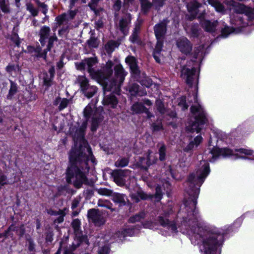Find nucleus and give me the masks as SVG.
Instances as JSON below:
<instances>
[{"label": "nucleus", "mask_w": 254, "mask_h": 254, "mask_svg": "<svg viewBox=\"0 0 254 254\" xmlns=\"http://www.w3.org/2000/svg\"><path fill=\"white\" fill-rule=\"evenodd\" d=\"M154 33L157 39V42L155 48L153 52V56L157 63H159V50L158 46L159 45V24H156L154 27Z\"/></svg>", "instance_id": "obj_30"}, {"label": "nucleus", "mask_w": 254, "mask_h": 254, "mask_svg": "<svg viewBox=\"0 0 254 254\" xmlns=\"http://www.w3.org/2000/svg\"><path fill=\"white\" fill-rule=\"evenodd\" d=\"M137 38H138V34L136 32H133L130 38L131 41L133 43L137 42Z\"/></svg>", "instance_id": "obj_63"}, {"label": "nucleus", "mask_w": 254, "mask_h": 254, "mask_svg": "<svg viewBox=\"0 0 254 254\" xmlns=\"http://www.w3.org/2000/svg\"><path fill=\"white\" fill-rule=\"evenodd\" d=\"M129 163V159L127 158H121L119 159L115 163V165L117 168H123L127 166Z\"/></svg>", "instance_id": "obj_45"}, {"label": "nucleus", "mask_w": 254, "mask_h": 254, "mask_svg": "<svg viewBox=\"0 0 254 254\" xmlns=\"http://www.w3.org/2000/svg\"><path fill=\"white\" fill-rule=\"evenodd\" d=\"M210 134L208 141L209 148L205 150L203 157L210 162L214 163L221 157L234 156L235 159H249L254 161V151L245 148H233L234 143L226 133L217 130Z\"/></svg>", "instance_id": "obj_5"}, {"label": "nucleus", "mask_w": 254, "mask_h": 254, "mask_svg": "<svg viewBox=\"0 0 254 254\" xmlns=\"http://www.w3.org/2000/svg\"><path fill=\"white\" fill-rule=\"evenodd\" d=\"M145 215V212L144 211H141L138 214L130 217L129 219V221L131 223H135V222L139 221L144 218Z\"/></svg>", "instance_id": "obj_46"}, {"label": "nucleus", "mask_w": 254, "mask_h": 254, "mask_svg": "<svg viewBox=\"0 0 254 254\" xmlns=\"http://www.w3.org/2000/svg\"><path fill=\"white\" fill-rule=\"evenodd\" d=\"M151 155L149 154L147 158L139 157L138 160L132 165V168H137L141 171H146L151 164Z\"/></svg>", "instance_id": "obj_19"}, {"label": "nucleus", "mask_w": 254, "mask_h": 254, "mask_svg": "<svg viewBox=\"0 0 254 254\" xmlns=\"http://www.w3.org/2000/svg\"><path fill=\"white\" fill-rule=\"evenodd\" d=\"M87 217L89 221L97 227L104 225L106 221L103 213L99 209L95 208H92L88 211Z\"/></svg>", "instance_id": "obj_10"}, {"label": "nucleus", "mask_w": 254, "mask_h": 254, "mask_svg": "<svg viewBox=\"0 0 254 254\" xmlns=\"http://www.w3.org/2000/svg\"><path fill=\"white\" fill-rule=\"evenodd\" d=\"M92 113V107L90 105H88L85 108L84 111H83L84 116L86 119V121H84L82 123V124L81 126L80 127L76 128L75 127H74L70 128L69 131H70V134H71L72 136H73V134H74V133L76 131V130H78L81 127L83 124L84 122H86L87 123V121H88V119L90 117Z\"/></svg>", "instance_id": "obj_27"}, {"label": "nucleus", "mask_w": 254, "mask_h": 254, "mask_svg": "<svg viewBox=\"0 0 254 254\" xmlns=\"http://www.w3.org/2000/svg\"><path fill=\"white\" fill-rule=\"evenodd\" d=\"M93 35L94 34L92 33L91 37L87 41V44L90 48H97L99 44V41L97 38L93 36Z\"/></svg>", "instance_id": "obj_39"}, {"label": "nucleus", "mask_w": 254, "mask_h": 254, "mask_svg": "<svg viewBox=\"0 0 254 254\" xmlns=\"http://www.w3.org/2000/svg\"><path fill=\"white\" fill-rule=\"evenodd\" d=\"M97 91V88L95 86L89 85L82 91L84 95L88 98L92 97Z\"/></svg>", "instance_id": "obj_35"}, {"label": "nucleus", "mask_w": 254, "mask_h": 254, "mask_svg": "<svg viewBox=\"0 0 254 254\" xmlns=\"http://www.w3.org/2000/svg\"><path fill=\"white\" fill-rule=\"evenodd\" d=\"M169 22L168 19H164L162 21H160V53L161 52L163 46V36L166 33L167 25Z\"/></svg>", "instance_id": "obj_25"}, {"label": "nucleus", "mask_w": 254, "mask_h": 254, "mask_svg": "<svg viewBox=\"0 0 254 254\" xmlns=\"http://www.w3.org/2000/svg\"><path fill=\"white\" fill-rule=\"evenodd\" d=\"M191 214L194 218L192 225L183 221L182 227L191 236L190 241L193 245H198L201 242L199 246L201 254H221L225 241L238 231L246 217L254 215L253 212L248 211L238 218L232 224L217 228L207 226L198 209H193Z\"/></svg>", "instance_id": "obj_3"}, {"label": "nucleus", "mask_w": 254, "mask_h": 254, "mask_svg": "<svg viewBox=\"0 0 254 254\" xmlns=\"http://www.w3.org/2000/svg\"><path fill=\"white\" fill-rule=\"evenodd\" d=\"M77 82L79 84L82 91L90 85L88 79L84 76H79Z\"/></svg>", "instance_id": "obj_34"}, {"label": "nucleus", "mask_w": 254, "mask_h": 254, "mask_svg": "<svg viewBox=\"0 0 254 254\" xmlns=\"http://www.w3.org/2000/svg\"><path fill=\"white\" fill-rule=\"evenodd\" d=\"M131 171L127 169H115L111 174L114 182L119 186L123 187L126 185V179L130 176Z\"/></svg>", "instance_id": "obj_11"}, {"label": "nucleus", "mask_w": 254, "mask_h": 254, "mask_svg": "<svg viewBox=\"0 0 254 254\" xmlns=\"http://www.w3.org/2000/svg\"><path fill=\"white\" fill-rule=\"evenodd\" d=\"M139 1L140 2L142 10L144 12H146L152 7L153 3L157 2L158 0H153L152 3L150 2L149 0H139Z\"/></svg>", "instance_id": "obj_33"}, {"label": "nucleus", "mask_w": 254, "mask_h": 254, "mask_svg": "<svg viewBox=\"0 0 254 254\" xmlns=\"http://www.w3.org/2000/svg\"><path fill=\"white\" fill-rule=\"evenodd\" d=\"M104 105H109L114 108L118 103V101L114 95H105L103 100Z\"/></svg>", "instance_id": "obj_28"}, {"label": "nucleus", "mask_w": 254, "mask_h": 254, "mask_svg": "<svg viewBox=\"0 0 254 254\" xmlns=\"http://www.w3.org/2000/svg\"><path fill=\"white\" fill-rule=\"evenodd\" d=\"M161 94L160 92V119L162 118L163 122L167 125L175 128L178 125L179 119L174 111L168 109L167 107L171 100L169 96H165L164 98L161 96Z\"/></svg>", "instance_id": "obj_9"}, {"label": "nucleus", "mask_w": 254, "mask_h": 254, "mask_svg": "<svg viewBox=\"0 0 254 254\" xmlns=\"http://www.w3.org/2000/svg\"><path fill=\"white\" fill-rule=\"evenodd\" d=\"M86 128L87 123L84 122L81 127L76 130L73 134L74 146L70 151V165L66 172V182L70 184L71 179L75 178L73 185L77 189L80 188L83 184H88L84 172H88L89 170L90 167L88 163L89 159L93 163L95 162V158L92 154L91 149L84 139Z\"/></svg>", "instance_id": "obj_4"}, {"label": "nucleus", "mask_w": 254, "mask_h": 254, "mask_svg": "<svg viewBox=\"0 0 254 254\" xmlns=\"http://www.w3.org/2000/svg\"><path fill=\"white\" fill-rule=\"evenodd\" d=\"M0 8L4 13H9L10 8L8 0H0Z\"/></svg>", "instance_id": "obj_36"}, {"label": "nucleus", "mask_w": 254, "mask_h": 254, "mask_svg": "<svg viewBox=\"0 0 254 254\" xmlns=\"http://www.w3.org/2000/svg\"><path fill=\"white\" fill-rule=\"evenodd\" d=\"M207 54L205 47H196L192 59L188 62L186 65L183 66L181 71V77L185 80L190 87H192L194 84H196L192 93L195 105L190 108L192 117L186 127V140L188 142L183 146V151L190 154L202 142L201 134L198 133L208 122V115L197 98L199 71L196 70L197 67L200 68V64Z\"/></svg>", "instance_id": "obj_2"}, {"label": "nucleus", "mask_w": 254, "mask_h": 254, "mask_svg": "<svg viewBox=\"0 0 254 254\" xmlns=\"http://www.w3.org/2000/svg\"><path fill=\"white\" fill-rule=\"evenodd\" d=\"M26 8L30 12L33 16L37 15L38 10L34 7L33 5L31 3H27Z\"/></svg>", "instance_id": "obj_51"}, {"label": "nucleus", "mask_w": 254, "mask_h": 254, "mask_svg": "<svg viewBox=\"0 0 254 254\" xmlns=\"http://www.w3.org/2000/svg\"><path fill=\"white\" fill-rule=\"evenodd\" d=\"M120 43L119 42L110 40L106 44L105 48L108 53H111L113 52L115 48L118 47Z\"/></svg>", "instance_id": "obj_41"}, {"label": "nucleus", "mask_w": 254, "mask_h": 254, "mask_svg": "<svg viewBox=\"0 0 254 254\" xmlns=\"http://www.w3.org/2000/svg\"><path fill=\"white\" fill-rule=\"evenodd\" d=\"M43 80L44 84L47 86L50 85V82L53 77H51V75H48L47 73H44Z\"/></svg>", "instance_id": "obj_54"}, {"label": "nucleus", "mask_w": 254, "mask_h": 254, "mask_svg": "<svg viewBox=\"0 0 254 254\" xmlns=\"http://www.w3.org/2000/svg\"><path fill=\"white\" fill-rule=\"evenodd\" d=\"M36 2L39 7L42 8V12L46 14L47 11V6L46 4L43 2H41L39 0H36Z\"/></svg>", "instance_id": "obj_55"}, {"label": "nucleus", "mask_w": 254, "mask_h": 254, "mask_svg": "<svg viewBox=\"0 0 254 254\" xmlns=\"http://www.w3.org/2000/svg\"><path fill=\"white\" fill-rule=\"evenodd\" d=\"M141 83L147 87H149L152 84V81L149 79H144L141 80Z\"/></svg>", "instance_id": "obj_62"}, {"label": "nucleus", "mask_w": 254, "mask_h": 254, "mask_svg": "<svg viewBox=\"0 0 254 254\" xmlns=\"http://www.w3.org/2000/svg\"><path fill=\"white\" fill-rule=\"evenodd\" d=\"M48 213L52 215H59L61 214H63V210H59L58 211H54L53 210H50L48 212Z\"/></svg>", "instance_id": "obj_64"}, {"label": "nucleus", "mask_w": 254, "mask_h": 254, "mask_svg": "<svg viewBox=\"0 0 254 254\" xmlns=\"http://www.w3.org/2000/svg\"><path fill=\"white\" fill-rule=\"evenodd\" d=\"M177 103L178 106L180 107L183 111L187 110L189 106L186 102V97L185 96H182L178 98Z\"/></svg>", "instance_id": "obj_42"}, {"label": "nucleus", "mask_w": 254, "mask_h": 254, "mask_svg": "<svg viewBox=\"0 0 254 254\" xmlns=\"http://www.w3.org/2000/svg\"><path fill=\"white\" fill-rule=\"evenodd\" d=\"M69 103V100L66 98H64L61 100L58 109L60 111H61L65 108Z\"/></svg>", "instance_id": "obj_52"}, {"label": "nucleus", "mask_w": 254, "mask_h": 254, "mask_svg": "<svg viewBox=\"0 0 254 254\" xmlns=\"http://www.w3.org/2000/svg\"><path fill=\"white\" fill-rule=\"evenodd\" d=\"M27 242H28V249L30 251H33L35 249V245L34 244V242L33 240L29 238L27 239Z\"/></svg>", "instance_id": "obj_57"}, {"label": "nucleus", "mask_w": 254, "mask_h": 254, "mask_svg": "<svg viewBox=\"0 0 254 254\" xmlns=\"http://www.w3.org/2000/svg\"><path fill=\"white\" fill-rule=\"evenodd\" d=\"M95 24V27L96 29L97 30L102 28L104 26V22L102 19H99L97 21H96Z\"/></svg>", "instance_id": "obj_60"}, {"label": "nucleus", "mask_w": 254, "mask_h": 254, "mask_svg": "<svg viewBox=\"0 0 254 254\" xmlns=\"http://www.w3.org/2000/svg\"><path fill=\"white\" fill-rule=\"evenodd\" d=\"M134 229L130 228L125 229L123 231H122L121 232H119L118 233H117V235H118V237H120L121 240H122V238H124L125 237L127 236H131L134 234Z\"/></svg>", "instance_id": "obj_44"}, {"label": "nucleus", "mask_w": 254, "mask_h": 254, "mask_svg": "<svg viewBox=\"0 0 254 254\" xmlns=\"http://www.w3.org/2000/svg\"><path fill=\"white\" fill-rule=\"evenodd\" d=\"M77 10H71L64 13L57 17L56 20L59 26L67 25L69 26V21L72 20L76 14Z\"/></svg>", "instance_id": "obj_15"}, {"label": "nucleus", "mask_w": 254, "mask_h": 254, "mask_svg": "<svg viewBox=\"0 0 254 254\" xmlns=\"http://www.w3.org/2000/svg\"><path fill=\"white\" fill-rule=\"evenodd\" d=\"M131 19V14L127 13L119 21L118 24L119 29L124 35L127 34Z\"/></svg>", "instance_id": "obj_17"}, {"label": "nucleus", "mask_w": 254, "mask_h": 254, "mask_svg": "<svg viewBox=\"0 0 254 254\" xmlns=\"http://www.w3.org/2000/svg\"><path fill=\"white\" fill-rule=\"evenodd\" d=\"M114 69L115 70L114 77L111 80H110L109 78L113 75V73L108 76H106L104 81L100 82V84L102 85L105 94L106 91H110L119 94L121 86L127 75V72L125 71L121 64L116 65Z\"/></svg>", "instance_id": "obj_7"}, {"label": "nucleus", "mask_w": 254, "mask_h": 254, "mask_svg": "<svg viewBox=\"0 0 254 254\" xmlns=\"http://www.w3.org/2000/svg\"><path fill=\"white\" fill-rule=\"evenodd\" d=\"M51 29L47 26H43L39 31V42L42 46L46 45L47 40L50 37Z\"/></svg>", "instance_id": "obj_22"}, {"label": "nucleus", "mask_w": 254, "mask_h": 254, "mask_svg": "<svg viewBox=\"0 0 254 254\" xmlns=\"http://www.w3.org/2000/svg\"><path fill=\"white\" fill-rule=\"evenodd\" d=\"M110 249L107 246H104L99 250L98 254H109Z\"/></svg>", "instance_id": "obj_59"}, {"label": "nucleus", "mask_w": 254, "mask_h": 254, "mask_svg": "<svg viewBox=\"0 0 254 254\" xmlns=\"http://www.w3.org/2000/svg\"><path fill=\"white\" fill-rule=\"evenodd\" d=\"M60 216L54 220V223H61L64 221V217L65 215V213L63 210V214L59 215Z\"/></svg>", "instance_id": "obj_58"}, {"label": "nucleus", "mask_w": 254, "mask_h": 254, "mask_svg": "<svg viewBox=\"0 0 254 254\" xmlns=\"http://www.w3.org/2000/svg\"><path fill=\"white\" fill-rule=\"evenodd\" d=\"M84 61L87 65V70L90 76L92 78L96 80L99 83H100V82L104 81L106 76H108L113 73L112 68L114 66V64L111 61H108L106 63L102 70H96L93 67L98 62L96 57L94 56L91 58H85Z\"/></svg>", "instance_id": "obj_8"}, {"label": "nucleus", "mask_w": 254, "mask_h": 254, "mask_svg": "<svg viewBox=\"0 0 254 254\" xmlns=\"http://www.w3.org/2000/svg\"><path fill=\"white\" fill-rule=\"evenodd\" d=\"M158 187H156V192L155 195L147 194L142 190H138L135 193H132L130 195L131 199L135 203H138L140 199L146 200L148 199H152L154 196L156 197L158 194Z\"/></svg>", "instance_id": "obj_20"}, {"label": "nucleus", "mask_w": 254, "mask_h": 254, "mask_svg": "<svg viewBox=\"0 0 254 254\" xmlns=\"http://www.w3.org/2000/svg\"><path fill=\"white\" fill-rule=\"evenodd\" d=\"M45 240L46 242L52 243L53 240V231L51 229H48L45 233Z\"/></svg>", "instance_id": "obj_50"}, {"label": "nucleus", "mask_w": 254, "mask_h": 254, "mask_svg": "<svg viewBox=\"0 0 254 254\" xmlns=\"http://www.w3.org/2000/svg\"><path fill=\"white\" fill-rule=\"evenodd\" d=\"M126 62L129 65L132 73L135 76H139L140 71L137 65L136 60L135 57L131 56H127L126 59Z\"/></svg>", "instance_id": "obj_23"}, {"label": "nucleus", "mask_w": 254, "mask_h": 254, "mask_svg": "<svg viewBox=\"0 0 254 254\" xmlns=\"http://www.w3.org/2000/svg\"><path fill=\"white\" fill-rule=\"evenodd\" d=\"M103 118L101 116L93 118L91 125V130L92 131H95L97 130Z\"/></svg>", "instance_id": "obj_43"}, {"label": "nucleus", "mask_w": 254, "mask_h": 254, "mask_svg": "<svg viewBox=\"0 0 254 254\" xmlns=\"http://www.w3.org/2000/svg\"><path fill=\"white\" fill-rule=\"evenodd\" d=\"M165 146L164 145L160 146V161H163L165 159L166 152Z\"/></svg>", "instance_id": "obj_53"}, {"label": "nucleus", "mask_w": 254, "mask_h": 254, "mask_svg": "<svg viewBox=\"0 0 254 254\" xmlns=\"http://www.w3.org/2000/svg\"><path fill=\"white\" fill-rule=\"evenodd\" d=\"M202 7V4L199 3L196 0H193L187 4V9L190 13L192 19H194L196 17L199 11V8H201Z\"/></svg>", "instance_id": "obj_18"}, {"label": "nucleus", "mask_w": 254, "mask_h": 254, "mask_svg": "<svg viewBox=\"0 0 254 254\" xmlns=\"http://www.w3.org/2000/svg\"><path fill=\"white\" fill-rule=\"evenodd\" d=\"M80 225V221L78 219L73 220L71 223L76 238L79 239L80 242H85L86 244H88L87 237L83 235L82 231L81 230Z\"/></svg>", "instance_id": "obj_13"}, {"label": "nucleus", "mask_w": 254, "mask_h": 254, "mask_svg": "<svg viewBox=\"0 0 254 254\" xmlns=\"http://www.w3.org/2000/svg\"><path fill=\"white\" fill-rule=\"evenodd\" d=\"M25 231L24 229V226L23 224H21L18 228V231L17 232V235L19 236L20 237H22L25 234Z\"/></svg>", "instance_id": "obj_61"}, {"label": "nucleus", "mask_w": 254, "mask_h": 254, "mask_svg": "<svg viewBox=\"0 0 254 254\" xmlns=\"http://www.w3.org/2000/svg\"><path fill=\"white\" fill-rule=\"evenodd\" d=\"M74 241L76 243H73L71 246L66 249L64 251V254H72V252L80 246L81 243H85V242H80L78 239H75Z\"/></svg>", "instance_id": "obj_38"}, {"label": "nucleus", "mask_w": 254, "mask_h": 254, "mask_svg": "<svg viewBox=\"0 0 254 254\" xmlns=\"http://www.w3.org/2000/svg\"><path fill=\"white\" fill-rule=\"evenodd\" d=\"M17 90L18 89L16 84L14 82L10 81V88L9 90L6 98L8 100H11L13 96L17 93Z\"/></svg>", "instance_id": "obj_40"}, {"label": "nucleus", "mask_w": 254, "mask_h": 254, "mask_svg": "<svg viewBox=\"0 0 254 254\" xmlns=\"http://www.w3.org/2000/svg\"><path fill=\"white\" fill-rule=\"evenodd\" d=\"M95 190L100 195L105 196H112L113 192L111 190L102 188L99 189H96Z\"/></svg>", "instance_id": "obj_47"}, {"label": "nucleus", "mask_w": 254, "mask_h": 254, "mask_svg": "<svg viewBox=\"0 0 254 254\" xmlns=\"http://www.w3.org/2000/svg\"><path fill=\"white\" fill-rule=\"evenodd\" d=\"M188 35L190 38H197L200 32V28L197 23H191L184 27Z\"/></svg>", "instance_id": "obj_21"}, {"label": "nucleus", "mask_w": 254, "mask_h": 254, "mask_svg": "<svg viewBox=\"0 0 254 254\" xmlns=\"http://www.w3.org/2000/svg\"><path fill=\"white\" fill-rule=\"evenodd\" d=\"M131 110L134 114H141L145 113L149 118L150 117L148 109H146L141 103L136 102L132 105Z\"/></svg>", "instance_id": "obj_26"}, {"label": "nucleus", "mask_w": 254, "mask_h": 254, "mask_svg": "<svg viewBox=\"0 0 254 254\" xmlns=\"http://www.w3.org/2000/svg\"><path fill=\"white\" fill-rule=\"evenodd\" d=\"M176 45L179 51L183 54L190 55L192 49V45L186 37H181L176 41Z\"/></svg>", "instance_id": "obj_12"}, {"label": "nucleus", "mask_w": 254, "mask_h": 254, "mask_svg": "<svg viewBox=\"0 0 254 254\" xmlns=\"http://www.w3.org/2000/svg\"><path fill=\"white\" fill-rule=\"evenodd\" d=\"M85 65H86V63H85V62L84 61V60L82 61V62H81L80 63H75L76 68L78 70H84L85 69Z\"/></svg>", "instance_id": "obj_56"}, {"label": "nucleus", "mask_w": 254, "mask_h": 254, "mask_svg": "<svg viewBox=\"0 0 254 254\" xmlns=\"http://www.w3.org/2000/svg\"><path fill=\"white\" fill-rule=\"evenodd\" d=\"M190 165V162L186 158H183L179 160L177 167L180 168L182 171L185 172L188 170Z\"/></svg>", "instance_id": "obj_37"}, {"label": "nucleus", "mask_w": 254, "mask_h": 254, "mask_svg": "<svg viewBox=\"0 0 254 254\" xmlns=\"http://www.w3.org/2000/svg\"><path fill=\"white\" fill-rule=\"evenodd\" d=\"M112 196V200L115 203L119 204L120 206L130 204L128 199L124 194L116 192L113 193Z\"/></svg>", "instance_id": "obj_24"}, {"label": "nucleus", "mask_w": 254, "mask_h": 254, "mask_svg": "<svg viewBox=\"0 0 254 254\" xmlns=\"http://www.w3.org/2000/svg\"><path fill=\"white\" fill-rule=\"evenodd\" d=\"M209 164L203 160L200 161L195 172L190 173L185 184V190L189 197L185 198L183 205L176 215L173 210L172 201L168 200L167 204H162L161 201L163 196L166 195L169 198L172 197V187L166 179L170 177L174 178V174L170 163L165 164L164 167L160 170V204H161V213H160V234L164 236H174L178 232V228L180 231L189 236L185 232L182 227L183 221H186L192 225L194 221L192 216L191 210L196 208L197 198L200 192V188L204 183L205 179L210 174ZM161 209V207H159Z\"/></svg>", "instance_id": "obj_1"}, {"label": "nucleus", "mask_w": 254, "mask_h": 254, "mask_svg": "<svg viewBox=\"0 0 254 254\" xmlns=\"http://www.w3.org/2000/svg\"><path fill=\"white\" fill-rule=\"evenodd\" d=\"M57 41L58 38L55 34H54L48 39V45L46 49L42 50V47L40 46H38L35 50V52L38 53V56L43 58L44 59L46 60L47 52L50 51L51 50V48L53 47L54 42Z\"/></svg>", "instance_id": "obj_14"}, {"label": "nucleus", "mask_w": 254, "mask_h": 254, "mask_svg": "<svg viewBox=\"0 0 254 254\" xmlns=\"http://www.w3.org/2000/svg\"><path fill=\"white\" fill-rule=\"evenodd\" d=\"M230 10L234 12L230 15L231 23L236 27L225 26L215 41H217L220 38H226L232 33H238L242 28L254 23V7L252 8L243 4L232 1Z\"/></svg>", "instance_id": "obj_6"}, {"label": "nucleus", "mask_w": 254, "mask_h": 254, "mask_svg": "<svg viewBox=\"0 0 254 254\" xmlns=\"http://www.w3.org/2000/svg\"><path fill=\"white\" fill-rule=\"evenodd\" d=\"M99 1L100 0H91L88 3V6L94 12L96 15H100V13L103 11L102 8L98 7V3Z\"/></svg>", "instance_id": "obj_31"}, {"label": "nucleus", "mask_w": 254, "mask_h": 254, "mask_svg": "<svg viewBox=\"0 0 254 254\" xmlns=\"http://www.w3.org/2000/svg\"><path fill=\"white\" fill-rule=\"evenodd\" d=\"M207 1L215 8L216 11L222 14L225 13L226 9L224 5L217 0H207Z\"/></svg>", "instance_id": "obj_29"}, {"label": "nucleus", "mask_w": 254, "mask_h": 254, "mask_svg": "<svg viewBox=\"0 0 254 254\" xmlns=\"http://www.w3.org/2000/svg\"><path fill=\"white\" fill-rule=\"evenodd\" d=\"M203 13H201L198 18L200 19V23L204 29L209 32H213L215 31L216 26L218 24L217 21H211L209 20H206L203 18Z\"/></svg>", "instance_id": "obj_16"}, {"label": "nucleus", "mask_w": 254, "mask_h": 254, "mask_svg": "<svg viewBox=\"0 0 254 254\" xmlns=\"http://www.w3.org/2000/svg\"><path fill=\"white\" fill-rule=\"evenodd\" d=\"M242 127L247 131L253 132L254 131V116L250 118L243 124Z\"/></svg>", "instance_id": "obj_32"}, {"label": "nucleus", "mask_w": 254, "mask_h": 254, "mask_svg": "<svg viewBox=\"0 0 254 254\" xmlns=\"http://www.w3.org/2000/svg\"><path fill=\"white\" fill-rule=\"evenodd\" d=\"M122 5L121 0H115L113 5V9L115 11V15H118V12L120 10Z\"/></svg>", "instance_id": "obj_48"}, {"label": "nucleus", "mask_w": 254, "mask_h": 254, "mask_svg": "<svg viewBox=\"0 0 254 254\" xmlns=\"http://www.w3.org/2000/svg\"><path fill=\"white\" fill-rule=\"evenodd\" d=\"M128 91L132 96H135L139 90V85L136 83L130 84L128 86Z\"/></svg>", "instance_id": "obj_49"}]
</instances>
